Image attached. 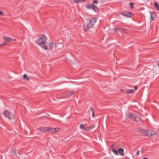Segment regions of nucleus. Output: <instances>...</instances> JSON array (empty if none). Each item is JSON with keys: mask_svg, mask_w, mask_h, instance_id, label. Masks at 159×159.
I'll return each mask as SVG.
<instances>
[{"mask_svg": "<svg viewBox=\"0 0 159 159\" xmlns=\"http://www.w3.org/2000/svg\"><path fill=\"white\" fill-rule=\"evenodd\" d=\"M36 43L45 50L52 49L54 46L53 43H48L47 42V38L45 36H41L39 37L36 41Z\"/></svg>", "mask_w": 159, "mask_h": 159, "instance_id": "obj_1", "label": "nucleus"}, {"mask_svg": "<svg viewBox=\"0 0 159 159\" xmlns=\"http://www.w3.org/2000/svg\"><path fill=\"white\" fill-rule=\"evenodd\" d=\"M96 20V19L95 18H91L88 20L84 24V30H87L88 29L92 27Z\"/></svg>", "mask_w": 159, "mask_h": 159, "instance_id": "obj_2", "label": "nucleus"}, {"mask_svg": "<svg viewBox=\"0 0 159 159\" xmlns=\"http://www.w3.org/2000/svg\"><path fill=\"white\" fill-rule=\"evenodd\" d=\"M98 0H94L92 4L86 5V7L88 9H93L96 12L98 11V9L97 7V5L98 4Z\"/></svg>", "mask_w": 159, "mask_h": 159, "instance_id": "obj_3", "label": "nucleus"}, {"mask_svg": "<svg viewBox=\"0 0 159 159\" xmlns=\"http://www.w3.org/2000/svg\"><path fill=\"white\" fill-rule=\"evenodd\" d=\"M138 131L144 136H149L148 130H144L142 129H139Z\"/></svg>", "mask_w": 159, "mask_h": 159, "instance_id": "obj_4", "label": "nucleus"}, {"mask_svg": "<svg viewBox=\"0 0 159 159\" xmlns=\"http://www.w3.org/2000/svg\"><path fill=\"white\" fill-rule=\"evenodd\" d=\"M138 131L144 136H149L148 130H144L142 129H139Z\"/></svg>", "mask_w": 159, "mask_h": 159, "instance_id": "obj_5", "label": "nucleus"}, {"mask_svg": "<svg viewBox=\"0 0 159 159\" xmlns=\"http://www.w3.org/2000/svg\"><path fill=\"white\" fill-rule=\"evenodd\" d=\"M48 131L49 132L55 133L60 130V129L58 128H48Z\"/></svg>", "mask_w": 159, "mask_h": 159, "instance_id": "obj_6", "label": "nucleus"}, {"mask_svg": "<svg viewBox=\"0 0 159 159\" xmlns=\"http://www.w3.org/2000/svg\"><path fill=\"white\" fill-rule=\"evenodd\" d=\"M4 41L2 43L0 44V46L5 45L7 44V43L9 42L10 40V38L9 37H7V38L4 37Z\"/></svg>", "mask_w": 159, "mask_h": 159, "instance_id": "obj_7", "label": "nucleus"}, {"mask_svg": "<svg viewBox=\"0 0 159 159\" xmlns=\"http://www.w3.org/2000/svg\"><path fill=\"white\" fill-rule=\"evenodd\" d=\"M5 118H7L8 119H10V113L9 111H5L3 113Z\"/></svg>", "mask_w": 159, "mask_h": 159, "instance_id": "obj_8", "label": "nucleus"}, {"mask_svg": "<svg viewBox=\"0 0 159 159\" xmlns=\"http://www.w3.org/2000/svg\"><path fill=\"white\" fill-rule=\"evenodd\" d=\"M75 92V91H72L70 92H69V93H66L65 94H62L61 95V97L59 98H65L64 97L65 96H69L70 95H71L72 94H74Z\"/></svg>", "mask_w": 159, "mask_h": 159, "instance_id": "obj_9", "label": "nucleus"}, {"mask_svg": "<svg viewBox=\"0 0 159 159\" xmlns=\"http://www.w3.org/2000/svg\"><path fill=\"white\" fill-rule=\"evenodd\" d=\"M37 129H38L42 132L45 133L48 131V128L47 127H41Z\"/></svg>", "mask_w": 159, "mask_h": 159, "instance_id": "obj_10", "label": "nucleus"}, {"mask_svg": "<svg viewBox=\"0 0 159 159\" xmlns=\"http://www.w3.org/2000/svg\"><path fill=\"white\" fill-rule=\"evenodd\" d=\"M56 47L58 49H61L63 48V45L62 43H59L55 44Z\"/></svg>", "mask_w": 159, "mask_h": 159, "instance_id": "obj_11", "label": "nucleus"}, {"mask_svg": "<svg viewBox=\"0 0 159 159\" xmlns=\"http://www.w3.org/2000/svg\"><path fill=\"white\" fill-rule=\"evenodd\" d=\"M148 135L149 136H151L152 135H156L157 134V131H153L151 130H148Z\"/></svg>", "mask_w": 159, "mask_h": 159, "instance_id": "obj_12", "label": "nucleus"}, {"mask_svg": "<svg viewBox=\"0 0 159 159\" xmlns=\"http://www.w3.org/2000/svg\"><path fill=\"white\" fill-rule=\"evenodd\" d=\"M134 116L133 114L132 113H129L125 117L126 119H128L129 118H130L132 120H134Z\"/></svg>", "mask_w": 159, "mask_h": 159, "instance_id": "obj_13", "label": "nucleus"}, {"mask_svg": "<svg viewBox=\"0 0 159 159\" xmlns=\"http://www.w3.org/2000/svg\"><path fill=\"white\" fill-rule=\"evenodd\" d=\"M80 128L84 129L86 131H89V129L87 127H85L83 124H81L80 126Z\"/></svg>", "mask_w": 159, "mask_h": 159, "instance_id": "obj_14", "label": "nucleus"}, {"mask_svg": "<svg viewBox=\"0 0 159 159\" xmlns=\"http://www.w3.org/2000/svg\"><path fill=\"white\" fill-rule=\"evenodd\" d=\"M123 15L128 17H132L133 16V13L128 11L126 13L123 14Z\"/></svg>", "mask_w": 159, "mask_h": 159, "instance_id": "obj_15", "label": "nucleus"}, {"mask_svg": "<svg viewBox=\"0 0 159 159\" xmlns=\"http://www.w3.org/2000/svg\"><path fill=\"white\" fill-rule=\"evenodd\" d=\"M150 14L151 20H152L156 17V13L154 12H151Z\"/></svg>", "mask_w": 159, "mask_h": 159, "instance_id": "obj_16", "label": "nucleus"}, {"mask_svg": "<svg viewBox=\"0 0 159 159\" xmlns=\"http://www.w3.org/2000/svg\"><path fill=\"white\" fill-rule=\"evenodd\" d=\"M119 152L120 155L122 156H124V149L121 148H120L118 149V153Z\"/></svg>", "mask_w": 159, "mask_h": 159, "instance_id": "obj_17", "label": "nucleus"}, {"mask_svg": "<svg viewBox=\"0 0 159 159\" xmlns=\"http://www.w3.org/2000/svg\"><path fill=\"white\" fill-rule=\"evenodd\" d=\"M123 30L124 29L123 28H115L114 29L115 31L118 32H124L123 31Z\"/></svg>", "mask_w": 159, "mask_h": 159, "instance_id": "obj_18", "label": "nucleus"}, {"mask_svg": "<svg viewBox=\"0 0 159 159\" xmlns=\"http://www.w3.org/2000/svg\"><path fill=\"white\" fill-rule=\"evenodd\" d=\"M154 6L156 8L157 10L159 11V4L157 2H154Z\"/></svg>", "mask_w": 159, "mask_h": 159, "instance_id": "obj_19", "label": "nucleus"}, {"mask_svg": "<svg viewBox=\"0 0 159 159\" xmlns=\"http://www.w3.org/2000/svg\"><path fill=\"white\" fill-rule=\"evenodd\" d=\"M134 120H135L136 121H139L141 120V118L137 116H134Z\"/></svg>", "mask_w": 159, "mask_h": 159, "instance_id": "obj_20", "label": "nucleus"}, {"mask_svg": "<svg viewBox=\"0 0 159 159\" xmlns=\"http://www.w3.org/2000/svg\"><path fill=\"white\" fill-rule=\"evenodd\" d=\"M86 0H73V2L75 3H80L85 1Z\"/></svg>", "mask_w": 159, "mask_h": 159, "instance_id": "obj_21", "label": "nucleus"}, {"mask_svg": "<svg viewBox=\"0 0 159 159\" xmlns=\"http://www.w3.org/2000/svg\"><path fill=\"white\" fill-rule=\"evenodd\" d=\"M111 150L116 155H118V151L117 150H115L113 148H111Z\"/></svg>", "mask_w": 159, "mask_h": 159, "instance_id": "obj_22", "label": "nucleus"}, {"mask_svg": "<svg viewBox=\"0 0 159 159\" xmlns=\"http://www.w3.org/2000/svg\"><path fill=\"white\" fill-rule=\"evenodd\" d=\"M134 92V91L133 89H129L126 91V93H133Z\"/></svg>", "mask_w": 159, "mask_h": 159, "instance_id": "obj_23", "label": "nucleus"}, {"mask_svg": "<svg viewBox=\"0 0 159 159\" xmlns=\"http://www.w3.org/2000/svg\"><path fill=\"white\" fill-rule=\"evenodd\" d=\"M90 111L91 112L92 114V117H94V109L92 107L90 108Z\"/></svg>", "mask_w": 159, "mask_h": 159, "instance_id": "obj_24", "label": "nucleus"}, {"mask_svg": "<svg viewBox=\"0 0 159 159\" xmlns=\"http://www.w3.org/2000/svg\"><path fill=\"white\" fill-rule=\"evenodd\" d=\"M23 78L27 80H29V78L27 76L26 74H25L23 76Z\"/></svg>", "mask_w": 159, "mask_h": 159, "instance_id": "obj_25", "label": "nucleus"}, {"mask_svg": "<svg viewBox=\"0 0 159 159\" xmlns=\"http://www.w3.org/2000/svg\"><path fill=\"white\" fill-rule=\"evenodd\" d=\"M94 127L95 125H92L90 127H87L89 129V131L91 129L93 128Z\"/></svg>", "mask_w": 159, "mask_h": 159, "instance_id": "obj_26", "label": "nucleus"}, {"mask_svg": "<svg viewBox=\"0 0 159 159\" xmlns=\"http://www.w3.org/2000/svg\"><path fill=\"white\" fill-rule=\"evenodd\" d=\"M12 152L13 153V155L16 154V149L15 148H12Z\"/></svg>", "mask_w": 159, "mask_h": 159, "instance_id": "obj_27", "label": "nucleus"}, {"mask_svg": "<svg viewBox=\"0 0 159 159\" xmlns=\"http://www.w3.org/2000/svg\"><path fill=\"white\" fill-rule=\"evenodd\" d=\"M129 5H130V6L131 7V8L132 9H133V7H134V4L133 3H129Z\"/></svg>", "mask_w": 159, "mask_h": 159, "instance_id": "obj_28", "label": "nucleus"}, {"mask_svg": "<svg viewBox=\"0 0 159 159\" xmlns=\"http://www.w3.org/2000/svg\"><path fill=\"white\" fill-rule=\"evenodd\" d=\"M120 91L124 93H126V91H125L122 89H120Z\"/></svg>", "mask_w": 159, "mask_h": 159, "instance_id": "obj_29", "label": "nucleus"}, {"mask_svg": "<svg viewBox=\"0 0 159 159\" xmlns=\"http://www.w3.org/2000/svg\"><path fill=\"white\" fill-rule=\"evenodd\" d=\"M15 117V116L13 114L11 115V119H13Z\"/></svg>", "mask_w": 159, "mask_h": 159, "instance_id": "obj_30", "label": "nucleus"}, {"mask_svg": "<svg viewBox=\"0 0 159 159\" xmlns=\"http://www.w3.org/2000/svg\"><path fill=\"white\" fill-rule=\"evenodd\" d=\"M3 12L2 11H0V16H3Z\"/></svg>", "mask_w": 159, "mask_h": 159, "instance_id": "obj_31", "label": "nucleus"}, {"mask_svg": "<svg viewBox=\"0 0 159 159\" xmlns=\"http://www.w3.org/2000/svg\"><path fill=\"white\" fill-rule=\"evenodd\" d=\"M139 152H140V151H139V150H138V151L137 152V153H136V155H137L138 156V155H139Z\"/></svg>", "mask_w": 159, "mask_h": 159, "instance_id": "obj_32", "label": "nucleus"}, {"mask_svg": "<svg viewBox=\"0 0 159 159\" xmlns=\"http://www.w3.org/2000/svg\"><path fill=\"white\" fill-rule=\"evenodd\" d=\"M16 40L15 39H11V42L12 41H16Z\"/></svg>", "mask_w": 159, "mask_h": 159, "instance_id": "obj_33", "label": "nucleus"}, {"mask_svg": "<svg viewBox=\"0 0 159 159\" xmlns=\"http://www.w3.org/2000/svg\"><path fill=\"white\" fill-rule=\"evenodd\" d=\"M88 112L89 113V115H90L92 113L90 111V110H89Z\"/></svg>", "mask_w": 159, "mask_h": 159, "instance_id": "obj_34", "label": "nucleus"}, {"mask_svg": "<svg viewBox=\"0 0 159 159\" xmlns=\"http://www.w3.org/2000/svg\"><path fill=\"white\" fill-rule=\"evenodd\" d=\"M16 122V121L15 120H14V121H13V124H15Z\"/></svg>", "mask_w": 159, "mask_h": 159, "instance_id": "obj_35", "label": "nucleus"}, {"mask_svg": "<svg viewBox=\"0 0 159 159\" xmlns=\"http://www.w3.org/2000/svg\"><path fill=\"white\" fill-rule=\"evenodd\" d=\"M134 88L135 90H136V89H137V87L136 86H134Z\"/></svg>", "mask_w": 159, "mask_h": 159, "instance_id": "obj_36", "label": "nucleus"}, {"mask_svg": "<svg viewBox=\"0 0 159 159\" xmlns=\"http://www.w3.org/2000/svg\"><path fill=\"white\" fill-rule=\"evenodd\" d=\"M158 67H159V63L158 64Z\"/></svg>", "mask_w": 159, "mask_h": 159, "instance_id": "obj_37", "label": "nucleus"}]
</instances>
